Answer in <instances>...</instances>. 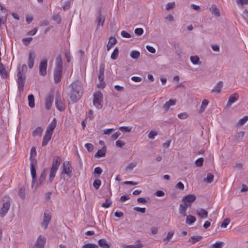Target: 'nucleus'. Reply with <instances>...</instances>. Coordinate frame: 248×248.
Segmentation results:
<instances>
[{"mask_svg": "<svg viewBox=\"0 0 248 248\" xmlns=\"http://www.w3.org/2000/svg\"><path fill=\"white\" fill-rule=\"evenodd\" d=\"M82 83L77 80L73 81L68 87V95L72 103H76L81 97Z\"/></svg>", "mask_w": 248, "mask_h": 248, "instance_id": "f257e3e1", "label": "nucleus"}, {"mask_svg": "<svg viewBox=\"0 0 248 248\" xmlns=\"http://www.w3.org/2000/svg\"><path fill=\"white\" fill-rule=\"evenodd\" d=\"M63 68L61 56L59 55L56 60L55 67L53 72L54 82L56 84L61 81L62 75Z\"/></svg>", "mask_w": 248, "mask_h": 248, "instance_id": "f03ea898", "label": "nucleus"}, {"mask_svg": "<svg viewBox=\"0 0 248 248\" xmlns=\"http://www.w3.org/2000/svg\"><path fill=\"white\" fill-rule=\"evenodd\" d=\"M27 66L25 64H23L21 68L18 67L17 82L18 84V89L20 92H22L24 90L26 79L25 74L27 72Z\"/></svg>", "mask_w": 248, "mask_h": 248, "instance_id": "7ed1b4c3", "label": "nucleus"}, {"mask_svg": "<svg viewBox=\"0 0 248 248\" xmlns=\"http://www.w3.org/2000/svg\"><path fill=\"white\" fill-rule=\"evenodd\" d=\"M56 125H49L46 128L45 136L43 137L42 146H46L48 142L50 140Z\"/></svg>", "mask_w": 248, "mask_h": 248, "instance_id": "20e7f679", "label": "nucleus"}, {"mask_svg": "<svg viewBox=\"0 0 248 248\" xmlns=\"http://www.w3.org/2000/svg\"><path fill=\"white\" fill-rule=\"evenodd\" d=\"M93 104L95 107L100 109L102 107L103 94L100 92H97L94 93Z\"/></svg>", "mask_w": 248, "mask_h": 248, "instance_id": "39448f33", "label": "nucleus"}, {"mask_svg": "<svg viewBox=\"0 0 248 248\" xmlns=\"http://www.w3.org/2000/svg\"><path fill=\"white\" fill-rule=\"evenodd\" d=\"M47 66V60H43L39 64V74L41 76H45L46 75V68Z\"/></svg>", "mask_w": 248, "mask_h": 248, "instance_id": "423d86ee", "label": "nucleus"}, {"mask_svg": "<svg viewBox=\"0 0 248 248\" xmlns=\"http://www.w3.org/2000/svg\"><path fill=\"white\" fill-rule=\"evenodd\" d=\"M62 174L64 173L67 175L69 177L71 176L72 172V167L69 161H64L62 164Z\"/></svg>", "mask_w": 248, "mask_h": 248, "instance_id": "0eeeda50", "label": "nucleus"}, {"mask_svg": "<svg viewBox=\"0 0 248 248\" xmlns=\"http://www.w3.org/2000/svg\"><path fill=\"white\" fill-rule=\"evenodd\" d=\"M55 105L56 106L57 108L61 111H63L65 108L64 105L62 103V101L61 100V97H60V94L58 92L57 93L56 97V100H55Z\"/></svg>", "mask_w": 248, "mask_h": 248, "instance_id": "6e6552de", "label": "nucleus"}, {"mask_svg": "<svg viewBox=\"0 0 248 248\" xmlns=\"http://www.w3.org/2000/svg\"><path fill=\"white\" fill-rule=\"evenodd\" d=\"M37 164V161L31 162V173L32 177V183L33 184L36 181V172L35 166Z\"/></svg>", "mask_w": 248, "mask_h": 248, "instance_id": "1a4fd4ad", "label": "nucleus"}, {"mask_svg": "<svg viewBox=\"0 0 248 248\" xmlns=\"http://www.w3.org/2000/svg\"><path fill=\"white\" fill-rule=\"evenodd\" d=\"M10 206V203L9 202H3L2 207L0 210V216L3 217L6 215L8 210H9Z\"/></svg>", "mask_w": 248, "mask_h": 248, "instance_id": "9d476101", "label": "nucleus"}, {"mask_svg": "<svg viewBox=\"0 0 248 248\" xmlns=\"http://www.w3.org/2000/svg\"><path fill=\"white\" fill-rule=\"evenodd\" d=\"M196 197L194 194H189L183 197L182 201L185 202L189 204V206L191 203L195 201Z\"/></svg>", "mask_w": 248, "mask_h": 248, "instance_id": "9b49d317", "label": "nucleus"}, {"mask_svg": "<svg viewBox=\"0 0 248 248\" xmlns=\"http://www.w3.org/2000/svg\"><path fill=\"white\" fill-rule=\"evenodd\" d=\"M51 216L47 212H45L44 213V217L43 218V221L42 223V226L44 229H46L47 228L48 225L51 220Z\"/></svg>", "mask_w": 248, "mask_h": 248, "instance_id": "f8f14e48", "label": "nucleus"}, {"mask_svg": "<svg viewBox=\"0 0 248 248\" xmlns=\"http://www.w3.org/2000/svg\"><path fill=\"white\" fill-rule=\"evenodd\" d=\"M54 97L51 94H49L46 97L45 100V107L46 109H49L52 105Z\"/></svg>", "mask_w": 248, "mask_h": 248, "instance_id": "ddd939ff", "label": "nucleus"}, {"mask_svg": "<svg viewBox=\"0 0 248 248\" xmlns=\"http://www.w3.org/2000/svg\"><path fill=\"white\" fill-rule=\"evenodd\" d=\"M35 59V53L34 52H31L29 55V59L28 62V67L30 69H31L34 64Z\"/></svg>", "mask_w": 248, "mask_h": 248, "instance_id": "4468645a", "label": "nucleus"}, {"mask_svg": "<svg viewBox=\"0 0 248 248\" xmlns=\"http://www.w3.org/2000/svg\"><path fill=\"white\" fill-rule=\"evenodd\" d=\"M46 238L42 237L41 235L38 237L35 246L37 248H44V246L46 243Z\"/></svg>", "mask_w": 248, "mask_h": 248, "instance_id": "2eb2a0df", "label": "nucleus"}, {"mask_svg": "<svg viewBox=\"0 0 248 248\" xmlns=\"http://www.w3.org/2000/svg\"><path fill=\"white\" fill-rule=\"evenodd\" d=\"M62 162V158L59 156H55L54 157L52 166L51 168H55L56 169H59V166L60 165Z\"/></svg>", "mask_w": 248, "mask_h": 248, "instance_id": "dca6fc26", "label": "nucleus"}, {"mask_svg": "<svg viewBox=\"0 0 248 248\" xmlns=\"http://www.w3.org/2000/svg\"><path fill=\"white\" fill-rule=\"evenodd\" d=\"M189 206V204L186 203H184V204H181L180 205L179 212L180 214H181L183 216H186V211L187 210V207Z\"/></svg>", "mask_w": 248, "mask_h": 248, "instance_id": "f3484780", "label": "nucleus"}, {"mask_svg": "<svg viewBox=\"0 0 248 248\" xmlns=\"http://www.w3.org/2000/svg\"><path fill=\"white\" fill-rule=\"evenodd\" d=\"M175 99H170L168 101L166 102L165 104L164 105L163 108L165 110V111H168L170 107L171 106H174L176 103Z\"/></svg>", "mask_w": 248, "mask_h": 248, "instance_id": "a211bd4d", "label": "nucleus"}, {"mask_svg": "<svg viewBox=\"0 0 248 248\" xmlns=\"http://www.w3.org/2000/svg\"><path fill=\"white\" fill-rule=\"evenodd\" d=\"M197 215L201 218H205L208 217V212L205 209L200 208L196 210Z\"/></svg>", "mask_w": 248, "mask_h": 248, "instance_id": "6ab92c4d", "label": "nucleus"}, {"mask_svg": "<svg viewBox=\"0 0 248 248\" xmlns=\"http://www.w3.org/2000/svg\"><path fill=\"white\" fill-rule=\"evenodd\" d=\"M106 153V147L104 146L101 149L99 150L95 154V157H101L105 156Z\"/></svg>", "mask_w": 248, "mask_h": 248, "instance_id": "aec40b11", "label": "nucleus"}, {"mask_svg": "<svg viewBox=\"0 0 248 248\" xmlns=\"http://www.w3.org/2000/svg\"><path fill=\"white\" fill-rule=\"evenodd\" d=\"M98 245L102 248H109L111 244L108 243L105 239H101L98 241Z\"/></svg>", "mask_w": 248, "mask_h": 248, "instance_id": "412c9836", "label": "nucleus"}, {"mask_svg": "<svg viewBox=\"0 0 248 248\" xmlns=\"http://www.w3.org/2000/svg\"><path fill=\"white\" fill-rule=\"evenodd\" d=\"M46 171L45 170H43L39 178L38 181L37 182V185L38 186L42 185L44 184L45 181L46 177Z\"/></svg>", "mask_w": 248, "mask_h": 248, "instance_id": "4be33fe9", "label": "nucleus"}, {"mask_svg": "<svg viewBox=\"0 0 248 248\" xmlns=\"http://www.w3.org/2000/svg\"><path fill=\"white\" fill-rule=\"evenodd\" d=\"M238 95L237 93H235L233 95H231L229 98V100H228L227 104V106L228 107L231 106V105L232 103L235 102L237 101V100L238 99Z\"/></svg>", "mask_w": 248, "mask_h": 248, "instance_id": "5701e85b", "label": "nucleus"}, {"mask_svg": "<svg viewBox=\"0 0 248 248\" xmlns=\"http://www.w3.org/2000/svg\"><path fill=\"white\" fill-rule=\"evenodd\" d=\"M0 74L4 78H6L8 77V74L5 67L1 62H0Z\"/></svg>", "mask_w": 248, "mask_h": 248, "instance_id": "b1692460", "label": "nucleus"}, {"mask_svg": "<svg viewBox=\"0 0 248 248\" xmlns=\"http://www.w3.org/2000/svg\"><path fill=\"white\" fill-rule=\"evenodd\" d=\"M117 43V40L115 37H111L107 46V49L109 51L113 45Z\"/></svg>", "mask_w": 248, "mask_h": 248, "instance_id": "393cba45", "label": "nucleus"}, {"mask_svg": "<svg viewBox=\"0 0 248 248\" xmlns=\"http://www.w3.org/2000/svg\"><path fill=\"white\" fill-rule=\"evenodd\" d=\"M105 20V16L104 15H99L96 17V21L97 23V28L99 26H103Z\"/></svg>", "mask_w": 248, "mask_h": 248, "instance_id": "a878e982", "label": "nucleus"}, {"mask_svg": "<svg viewBox=\"0 0 248 248\" xmlns=\"http://www.w3.org/2000/svg\"><path fill=\"white\" fill-rule=\"evenodd\" d=\"M210 11L213 15L219 16H220L219 10L217 8L216 5L213 4L210 8Z\"/></svg>", "mask_w": 248, "mask_h": 248, "instance_id": "bb28decb", "label": "nucleus"}, {"mask_svg": "<svg viewBox=\"0 0 248 248\" xmlns=\"http://www.w3.org/2000/svg\"><path fill=\"white\" fill-rule=\"evenodd\" d=\"M57 170L58 169L51 168L49 177V181L50 183L52 182L55 178Z\"/></svg>", "mask_w": 248, "mask_h": 248, "instance_id": "cd10ccee", "label": "nucleus"}, {"mask_svg": "<svg viewBox=\"0 0 248 248\" xmlns=\"http://www.w3.org/2000/svg\"><path fill=\"white\" fill-rule=\"evenodd\" d=\"M43 129L41 127H37L35 130L32 132V135L33 137L38 136L41 137L43 132Z\"/></svg>", "mask_w": 248, "mask_h": 248, "instance_id": "c85d7f7f", "label": "nucleus"}, {"mask_svg": "<svg viewBox=\"0 0 248 248\" xmlns=\"http://www.w3.org/2000/svg\"><path fill=\"white\" fill-rule=\"evenodd\" d=\"M28 102H29V106L33 108L35 106L34 104V97L32 94H31L28 96Z\"/></svg>", "mask_w": 248, "mask_h": 248, "instance_id": "c756f323", "label": "nucleus"}, {"mask_svg": "<svg viewBox=\"0 0 248 248\" xmlns=\"http://www.w3.org/2000/svg\"><path fill=\"white\" fill-rule=\"evenodd\" d=\"M202 236H191L189 239L188 240V242L191 243L192 244H195L197 242L201 240L202 239Z\"/></svg>", "mask_w": 248, "mask_h": 248, "instance_id": "7c9ffc66", "label": "nucleus"}, {"mask_svg": "<svg viewBox=\"0 0 248 248\" xmlns=\"http://www.w3.org/2000/svg\"><path fill=\"white\" fill-rule=\"evenodd\" d=\"M36 155V149L34 147H32L31 150V155H30V157L31 162L36 161V159H35V157Z\"/></svg>", "mask_w": 248, "mask_h": 248, "instance_id": "2f4dec72", "label": "nucleus"}, {"mask_svg": "<svg viewBox=\"0 0 248 248\" xmlns=\"http://www.w3.org/2000/svg\"><path fill=\"white\" fill-rule=\"evenodd\" d=\"M196 220V217L192 215H188L186 217V224L191 225L195 222Z\"/></svg>", "mask_w": 248, "mask_h": 248, "instance_id": "473e14b6", "label": "nucleus"}, {"mask_svg": "<svg viewBox=\"0 0 248 248\" xmlns=\"http://www.w3.org/2000/svg\"><path fill=\"white\" fill-rule=\"evenodd\" d=\"M208 103H209V101L206 99H204L202 101L201 106L199 109V112L200 113H202L204 111V110H205V108H206L207 106L208 105Z\"/></svg>", "mask_w": 248, "mask_h": 248, "instance_id": "72a5a7b5", "label": "nucleus"}, {"mask_svg": "<svg viewBox=\"0 0 248 248\" xmlns=\"http://www.w3.org/2000/svg\"><path fill=\"white\" fill-rule=\"evenodd\" d=\"M222 87L223 82L222 81H219L214 87V88L212 90V92H216L217 93H219Z\"/></svg>", "mask_w": 248, "mask_h": 248, "instance_id": "f704fd0d", "label": "nucleus"}, {"mask_svg": "<svg viewBox=\"0 0 248 248\" xmlns=\"http://www.w3.org/2000/svg\"><path fill=\"white\" fill-rule=\"evenodd\" d=\"M104 66H101L99 70L98 79L100 81L104 80Z\"/></svg>", "mask_w": 248, "mask_h": 248, "instance_id": "c9c22d12", "label": "nucleus"}, {"mask_svg": "<svg viewBox=\"0 0 248 248\" xmlns=\"http://www.w3.org/2000/svg\"><path fill=\"white\" fill-rule=\"evenodd\" d=\"M93 112L92 110H90L88 115L87 116L85 120L83 121L81 124H85L86 123H90L89 120L93 119Z\"/></svg>", "mask_w": 248, "mask_h": 248, "instance_id": "e433bc0d", "label": "nucleus"}, {"mask_svg": "<svg viewBox=\"0 0 248 248\" xmlns=\"http://www.w3.org/2000/svg\"><path fill=\"white\" fill-rule=\"evenodd\" d=\"M190 61L193 64H201L199 58L197 56H191Z\"/></svg>", "mask_w": 248, "mask_h": 248, "instance_id": "4c0bfd02", "label": "nucleus"}, {"mask_svg": "<svg viewBox=\"0 0 248 248\" xmlns=\"http://www.w3.org/2000/svg\"><path fill=\"white\" fill-rule=\"evenodd\" d=\"M0 9L3 14V15L2 16H3V19H4V21H6V19H7V17L8 16L7 11L0 4Z\"/></svg>", "mask_w": 248, "mask_h": 248, "instance_id": "58836bf2", "label": "nucleus"}, {"mask_svg": "<svg viewBox=\"0 0 248 248\" xmlns=\"http://www.w3.org/2000/svg\"><path fill=\"white\" fill-rule=\"evenodd\" d=\"M174 233V231H170L168 233L166 237L165 238H163V241L164 242H166V243H167L169 241L170 239L173 236Z\"/></svg>", "mask_w": 248, "mask_h": 248, "instance_id": "ea45409f", "label": "nucleus"}, {"mask_svg": "<svg viewBox=\"0 0 248 248\" xmlns=\"http://www.w3.org/2000/svg\"><path fill=\"white\" fill-rule=\"evenodd\" d=\"M140 56V52L138 51L133 50L130 53V57L134 59H138Z\"/></svg>", "mask_w": 248, "mask_h": 248, "instance_id": "a19ab883", "label": "nucleus"}, {"mask_svg": "<svg viewBox=\"0 0 248 248\" xmlns=\"http://www.w3.org/2000/svg\"><path fill=\"white\" fill-rule=\"evenodd\" d=\"M118 54H119V50H118V48L117 47H116L113 52L111 53V59H112V60H116L117 59V58H118Z\"/></svg>", "mask_w": 248, "mask_h": 248, "instance_id": "79ce46f5", "label": "nucleus"}, {"mask_svg": "<svg viewBox=\"0 0 248 248\" xmlns=\"http://www.w3.org/2000/svg\"><path fill=\"white\" fill-rule=\"evenodd\" d=\"M112 201L108 198L106 199L105 202L102 204V207L104 208H108L112 204Z\"/></svg>", "mask_w": 248, "mask_h": 248, "instance_id": "37998d69", "label": "nucleus"}, {"mask_svg": "<svg viewBox=\"0 0 248 248\" xmlns=\"http://www.w3.org/2000/svg\"><path fill=\"white\" fill-rule=\"evenodd\" d=\"M214 175L211 173H208L206 179H204L208 183H211L213 181Z\"/></svg>", "mask_w": 248, "mask_h": 248, "instance_id": "c03bdc74", "label": "nucleus"}, {"mask_svg": "<svg viewBox=\"0 0 248 248\" xmlns=\"http://www.w3.org/2000/svg\"><path fill=\"white\" fill-rule=\"evenodd\" d=\"M245 132L244 131L238 132L235 136V138L237 140H241L244 136Z\"/></svg>", "mask_w": 248, "mask_h": 248, "instance_id": "a18cd8bd", "label": "nucleus"}, {"mask_svg": "<svg viewBox=\"0 0 248 248\" xmlns=\"http://www.w3.org/2000/svg\"><path fill=\"white\" fill-rule=\"evenodd\" d=\"M101 184V180L99 179H96L93 183V186L95 189H98Z\"/></svg>", "mask_w": 248, "mask_h": 248, "instance_id": "49530a36", "label": "nucleus"}, {"mask_svg": "<svg viewBox=\"0 0 248 248\" xmlns=\"http://www.w3.org/2000/svg\"><path fill=\"white\" fill-rule=\"evenodd\" d=\"M81 248H98V246L94 244L89 243L83 245Z\"/></svg>", "mask_w": 248, "mask_h": 248, "instance_id": "de8ad7c7", "label": "nucleus"}, {"mask_svg": "<svg viewBox=\"0 0 248 248\" xmlns=\"http://www.w3.org/2000/svg\"><path fill=\"white\" fill-rule=\"evenodd\" d=\"M136 243V244L135 245L128 246V247L131 248H141L143 247V245L140 243V240L137 241Z\"/></svg>", "mask_w": 248, "mask_h": 248, "instance_id": "09e8293b", "label": "nucleus"}, {"mask_svg": "<svg viewBox=\"0 0 248 248\" xmlns=\"http://www.w3.org/2000/svg\"><path fill=\"white\" fill-rule=\"evenodd\" d=\"M71 1L72 0H68L64 3L62 7L64 11H66L70 8Z\"/></svg>", "mask_w": 248, "mask_h": 248, "instance_id": "8fccbe9b", "label": "nucleus"}, {"mask_svg": "<svg viewBox=\"0 0 248 248\" xmlns=\"http://www.w3.org/2000/svg\"><path fill=\"white\" fill-rule=\"evenodd\" d=\"M204 159L202 157L197 159L195 161V164L198 167H201L203 165Z\"/></svg>", "mask_w": 248, "mask_h": 248, "instance_id": "3c124183", "label": "nucleus"}, {"mask_svg": "<svg viewBox=\"0 0 248 248\" xmlns=\"http://www.w3.org/2000/svg\"><path fill=\"white\" fill-rule=\"evenodd\" d=\"M224 243L223 242L218 241L213 245V248H221L223 247Z\"/></svg>", "mask_w": 248, "mask_h": 248, "instance_id": "603ef678", "label": "nucleus"}, {"mask_svg": "<svg viewBox=\"0 0 248 248\" xmlns=\"http://www.w3.org/2000/svg\"><path fill=\"white\" fill-rule=\"evenodd\" d=\"M230 222V219L229 218H225L223 220L222 222L221 223L220 226L223 228H226L229 223Z\"/></svg>", "mask_w": 248, "mask_h": 248, "instance_id": "864d4df0", "label": "nucleus"}, {"mask_svg": "<svg viewBox=\"0 0 248 248\" xmlns=\"http://www.w3.org/2000/svg\"><path fill=\"white\" fill-rule=\"evenodd\" d=\"M132 127L130 126H122L119 128V129L124 132H130L132 129Z\"/></svg>", "mask_w": 248, "mask_h": 248, "instance_id": "5fc2aeb1", "label": "nucleus"}, {"mask_svg": "<svg viewBox=\"0 0 248 248\" xmlns=\"http://www.w3.org/2000/svg\"><path fill=\"white\" fill-rule=\"evenodd\" d=\"M85 147L89 152H91L93 150V146L92 144L88 143L85 145Z\"/></svg>", "mask_w": 248, "mask_h": 248, "instance_id": "6e6d98bb", "label": "nucleus"}, {"mask_svg": "<svg viewBox=\"0 0 248 248\" xmlns=\"http://www.w3.org/2000/svg\"><path fill=\"white\" fill-rule=\"evenodd\" d=\"M52 18L58 23H60L61 21V18L59 14L54 15L53 16Z\"/></svg>", "mask_w": 248, "mask_h": 248, "instance_id": "4d7b16f0", "label": "nucleus"}, {"mask_svg": "<svg viewBox=\"0 0 248 248\" xmlns=\"http://www.w3.org/2000/svg\"><path fill=\"white\" fill-rule=\"evenodd\" d=\"M121 34L124 38H129L131 37V35L125 31H122Z\"/></svg>", "mask_w": 248, "mask_h": 248, "instance_id": "13d9d810", "label": "nucleus"}, {"mask_svg": "<svg viewBox=\"0 0 248 248\" xmlns=\"http://www.w3.org/2000/svg\"><path fill=\"white\" fill-rule=\"evenodd\" d=\"M130 197L129 195H124L120 197V201L121 202H124L126 200H129Z\"/></svg>", "mask_w": 248, "mask_h": 248, "instance_id": "bf43d9fd", "label": "nucleus"}, {"mask_svg": "<svg viewBox=\"0 0 248 248\" xmlns=\"http://www.w3.org/2000/svg\"><path fill=\"white\" fill-rule=\"evenodd\" d=\"M143 30L142 28H136L135 30V33L138 35H141L143 33Z\"/></svg>", "mask_w": 248, "mask_h": 248, "instance_id": "052dcab7", "label": "nucleus"}, {"mask_svg": "<svg viewBox=\"0 0 248 248\" xmlns=\"http://www.w3.org/2000/svg\"><path fill=\"white\" fill-rule=\"evenodd\" d=\"M248 120V116H245L243 118L241 119L237 124H245Z\"/></svg>", "mask_w": 248, "mask_h": 248, "instance_id": "680f3d73", "label": "nucleus"}, {"mask_svg": "<svg viewBox=\"0 0 248 248\" xmlns=\"http://www.w3.org/2000/svg\"><path fill=\"white\" fill-rule=\"evenodd\" d=\"M102 172V170L100 167H97L94 169V173L99 176Z\"/></svg>", "mask_w": 248, "mask_h": 248, "instance_id": "e2e57ef3", "label": "nucleus"}, {"mask_svg": "<svg viewBox=\"0 0 248 248\" xmlns=\"http://www.w3.org/2000/svg\"><path fill=\"white\" fill-rule=\"evenodd\" d=\"M175 6L174 2H169L167 4L166 6V9L167 10H170V9H172L174 8Z\"/></svg>", "mask_w": 248, "mask_h": 248, "instance_id": "0e129e2a", "label": "nucleus"}, {"mask_svg": "<svg viewBox=\"0 0 248 248\" xmlns=\"http://www.w3.org/2000/svg\"><path fill=\"white\" fill-rule=\"evenodd\" d=\"M137 164L135 162H131L128 164L126 167V170H132L136 166Z\"/></svg>", "mask_w": 248, "mask_h": 248, "instance_id": "69168bd1", "label": "nucleus"}, {"mask_svg": "<svg viewBox=\"0 0 248 248\" xmlns=\"http://www.w3.org/2000/svg\"><path fill=\"white\" fill-rule=\"evenodd\" d=\"M120 135L121 133L120 132H116V133H114L113 135H111V138L112 140H115L119 137V136Z\"/></svg>", "mask_w": 248, "mask_h": 248, "instance_id": "338daca9", "label": "nucleus"}, {"mask_svg": "<svg viewBox=\"0 0 248 248\" xmlns=\"http://www.w3.org/2000/svg\"><path fill=\"white\" fill-rule=\"evenodd\" d=\"M188 117V115L186 113V112H184V113H181L180 114H179L178 115V117L180 119H186L187 117Z\"/></svg>", "mask_w": 248, "mask_h": 248, "instance_id": "774afa93", "label": "nucleus"}]
</instances>
